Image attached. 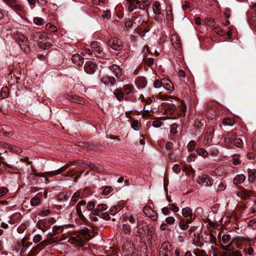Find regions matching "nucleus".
Listing matches in <instances>:
<instances>
[{
  "label": "nucleus",
  "mask_w": 256,
  "mask_h": 256,
  "mask_svg": "<svg viewBox=\"0 0 256 256\" xmlns=\"http://www.w3.org/2000/svg\"><path fill=\"white\" fill-rule=\"evenodd\" d=\"M92 238L91 232L88 228H84L79 230L78 234L76 236L71 237L68 242L74 246H82L86 242Z\"/></svg>",
  "instance_id": "nucleus-1"
},
{
  "label": "nucleus",
  "mask_w": 256,
  "mask_h": 256,
  "mask_svg": "<svg viewBox=\"0 0 256 256\" xmlns=\"http://www.w3.org/2000/svg\"><path fill=\"white\" fill-rule=\"evenodd\" d=\"M16 40L20 48L26 54L30 52V48L29 46V42L28 38L22 34H18L16 36Z\"/></svg>",
  "instance_id": "nucleus-2"
},
{
  "label": "nucleus",
  "mask_w": 256,
  "mask_h": 256,
  "mask_svg": "<svg viewBox=\"0 0 256 256\" xmlns=\"http://www.w3.org/2000/svg\"><path fill=\"white\" fill-rule=\"evenodd\" d=\"M20 16L24 13V7L16 0H2Z\"/></svg>",
  "instance_id": "nucleus-3"
},
{
  "label": "nucleus",
  "mask_w": 256,
  "mask_h": 256,
  "mask_svg": "<svg viewBox=\"0 0 256 256\" xmlns=\"http://www.w3.org/2000/svg\"><path fill=\"white\" fill-rule=\"evenodd\" d=\"M108 46L116 50H120L123 48L122 42L120 40L116 37H112L108 40Z\"/></svg>",
  "instance_id": "nucleus-4"
},
{
  "label": "nucleus",
  "mask_w": 256,
  "mask_h": 256,
  "mask_svg": "<svg viewBox=\"0 0 256 256\" xmlns=\"http://www.w3.org/2000/svg\"><path fill=\"white\" fill-rule=\"evenodd\" d=\"M233 238H232L229 234H224L222 238V248L224 250H231L232 245Z\"/></svg>",
  "instance_id": "nucleus-5"
},
{
  "label": "nucleus",
  "mask_w": 256,
  "mask_h": 256,
  "mask_svg": "<svg viewBox=\"0 0 256 256\" xmlns=\"http://www.w3.org/2000/svg\"><path fill=\"white\" fill-rule=\"evenodd\" d=\"M159 254L160 256H172L171 245L168 242L166 241L162 244Z\"/></svg>",
  "instance_id": "nucleus-6"
},
{
  "label": "nucleus",
  "mask_w": 256,
  "mask_h": 256,
  "mask_svg": "<svg viewBox=\"0 0 256 256\" xmlns=\"http://www.w3.org/2000/svg\"><path fill=\"white\" fill-rule=\"evenodd\" d=\"M28 36L30 40L38 42L39 40H45L46 39V34L42 32H34L32 31Z\"/></svg>",
  "instance_id": "nucleus-7"
},
{
  "label": "nucleus",
  "mask_w": 256,
  "mask_h": 256,
  "mask_svg": "<svg viewBox=\"0 0 256 256\" xmlns=\"http://www.w3.org/2000/svg\"><path fill=\"white\" fill-rule=\"evenodd\" d=\"M91 48L96 56L102 57L104 56L103 48L100 44L98 42H93L91 44Z\"/></svg>",
  "instance_id": "nucleus-8"
},
{
  "label": "nucleus",
  "mask_w": 256,
  "mask_h": 256,
  "mask_svg": "<svg viewBox=\"0 0 256 256\" xmlns=\"http://www.w3.org/2000/svg\"><path fill=\"white\" fill-rule=\"evenodd\" d=\"M144 213L148 217L150 218L154 221L158 220V216L157 212L152 210L150 206H146L143 208Z\"/></svg>",
  "instance_id": "nucleus-9"
},
{
  "label": "nucleus",
  "mask_w": 256,
  "mask_h": 256,
  "mask_svg": "<svg viewBox=\"0 0 256 256\" xmlns=\"http://www.w3.org/2000/svg\"><path fill=\"white\" fill-rule=\"evenodd\" d=\"M197 182L198 184H204L206 186H210L213 184V180L210 176L206 175H203L198 177Z\"/></svg>",
  "instance_id": "nucleus-10"
},
{
  "label": "nucleus",
  "mask_w": 256,
  "mask_h": 256,
  "mask_svg": "<svg viewBox=\"0 0 256 256\" xmlns=\"http://www.w3.org/2000/svg\"><path fill=\"white\" fill-rule=\"evenodd\" d=\"M97 68L96 64L92 61L87 62L84 66V70L89 74H93L96 70Z\"/></svg>",
  "instance_id": "nucleus-11"
},
{
  "label": "nucleus",
  "mask_w": 256,
  "mask_h": 256,
  "mask_svg": "<svg viewBox=\"0 0 256 256\" xmlns=\"http://www.w3.org/2000/svg\"><path fill=\"white\" fill-rule=\"evenodd\" d=\"M1 146L4 147V149L8 150L12 152L16 153V154H20L22 152L21 148L16 146L5 143L2 144Z\"/></svg>",
  "instance_id": "nucleus-12"
},
{
  "label": "nucleus",
  "mask_w": 256,
  "mask_h": 256,
  "mask_svg": "<svg viewBox=\"0 0 256 256\" xmlns=\"http://www.w3.org/2000/svg\"><path fill=\"white\" fill-rule=\"evenodd\" d=\"M236 195L242 200H247L250 199L251 196L252 195V192L245 188H243L241 190L237 192Z\"/></svg>",
  "instance_id": "nucleus-13"
},
{
  "label": "nucleus",
  "mask_w": 256,
  "mask_h": 256,
  "mask_svg": "<svg viewBox=\"0 0 256 256\" xmlns=\"http://www.w3.org/2000/svg\"><path fill=\"white\" fill-rule=\"evenodd\" d=\"M86 204V202L84 200H82L78 202L76 206V210L78 217L82 220H84L85 217L82 214V207H84Z\"/></svg>",
  "instance_id": "nucleus-14"
},
{
  "label": "nucleus",
  "mask_w": 256,
  "mask_h": 256,
  "mask_svg": "<svg viewBox=\"0 0 256 256\" xmlns=\"http://www.w3.org/2000/svg\"><path fill=\"white\" fill-rule=\"evenodd\" d=\"M42 198V192L38 193L30 200V204L32 206H36L40 205Z\"/></svg>",
  "instance_id": "nucleus-15"
},
{
  "label": "nucleus",
  "mask_w": 256,
  "mask_h": 256,
  "mask_svg": "<svg viewBox=\"0 0 256 256\" xmlns=\"http://www.w3.org/2000/svg\"><path fill=\"white\" fill-rule=\"evenodd\" d=\"M235 138V134L232 132H228L226 134L224 138V142L228 146H230L234 143Z\"/></svg>",
  "instance_id": "nucleus-16"
},
{
  "label": "nucleus",
  "mask_w": 256,
  "mask_h": 256,
  "mask_svg": "<svg viewBox=\"0 0 256 256\" xmlns=\"http://www.w3.org/2000/svg\"><path fill=\"white\" fill-rule=\"evenodd\" d=\"M146 24H147L146 22L142 20L140 26L136 30L141 36H144L145 33L149 30V28L145 26Z\"/></svg>",
  "instance_id": "nucleus-17"
},
{
  "label": "nucleus",
  "mask_w": 256,
  "mask_h": 256,
  "mask_svg": "<svg viewBox=\"0 0 256 256\" xmlns=\"http://www.w3.org/2000/svg\"><path fill=\"white\" fill-rule=\"evenodd\" d=\"M102 82L104 84L106 85H108V86H114L116 81L115 79L112 77H110L108 76H104L102 78Z\"/></svg>",
  "instance_id": "nucleus-18"
},
{
  "label": "nucleus",
  "mask_w": 256,
  "mask_h": 256,
  "mask_svg": "<svg viewBox=\"0 0 256 256\" xmlns=\"http://www.w3.org/2000/svg\"><path fill=\"white\" fill-rule=\"evenodd\" d=\"M171 41L174 46L176 49H179L182 46V43L180 38L176 34H172L171 36Z\"/></svg>",
  "instance_id": "nucleus-19"
},
{
  "label": "nucleus",
  "mask_w": 256,
  "mask_h": 256,
  "mask_svg": "<svg viewBox=\"0 0 256 256\" xmlns=\"http://www.w3.org/2000/svg\"><path fill=\"white\" fill-rule=\"evenodd\" d=\"M162 86L167 90L172 91L174 90L172 82L168 78L162 79Z\"/></svg>",
  "instance_id": "nucleus-20"
},
{
  "label": "nucleus",
  "mask_w": 256,
  "mask_h": 256,
  "mask_svg": "<svg viewBox=\"0 0 256 256\" xmlns=\"http://www.w3.org/2000/svg\"><path fill=\"white\" fill-rule=\"evenodd\" d=\"M56 236V235L55 234H52L50 233L48 235L47 239L42 241L40 243V244L44 246L51 243L54 242L55 241L54 240V238H55Z\"/></svg>",
  "instance_id": "nucleus-21"
},
{
  "label": "nucleus",
  "mask_w": 256,
  "mask_h": 256,
  "mask_svg": "<svg viewBox=\"0 0 256 256\" xmlns=\"http://www.w3.org/2000/svg\"><path fill=\"white\" fill-rule=\"evenodd\" d=\"M72 60L74 64L78 66H80L84 64V58L78 54H74Z\"/></svg>",
  "instance_id": "nucleus-22"
},
{
  "label": "nucleus",
  "mask_w": 256,
  "mask_h": 256,
  "mask_svg": "<svg viewBox=\"0 0 256 256\" xmlns=\"http://www.w3.org/2000/svg\"><path fill=\"white\" fill-rule=\"evenodd\" d=\"M128 9L130 11H133L138 8L140 1L138 0H128Z\"/></svg>",
  "instance_id": "nucleus-23"
},
{
  "label": "nucleus",
  "mask_w": 256,
  "mask_h": 256,
  "mask_svg": "<svg viewBox=\"0 0 256 256\" xmlns=\"http://www.w3.org/2000/svg\"><path fill=\"white\" fill-rule=\"evenodd\" d=\"M123 250L125 252L126 254L128 256L131 255L134 252V247L131 244L128 243L124 245Z\"/></svg>",
  "instance_id": "nucleus-24"
},
{
  "label": "nucleus",
  "mask_w": 256,
  "mask_h": 256,
  "mask_svg": "<svg viewBox=\"0 0 256 256\" xmlns=\"http://www.w3.org/2000/svg\"><path fill=\"white\" fill-rule=\"evenodd\" d=\"M108 206L104 204H99L97 206L96 208L94 210V214L100 216L101 212L108 208Z\"/></svg>",
  "instance_id": "nucleus-25"
},
{
  "label": "nucleus",
  "mask_w": 256,
  "mask_h": 256,
  "mask_svg": "<svg viewBox=\"0 0 256 256\" xmlns=\"http://www.w3.org/2000/svg\"><path fill=\"white\" fill-rule=\"evenodd\" d=\"M248 180L250 182L256 183V170H250L248 171Z\"/></svg>",
  "instance_id": "nucleus-26"
},
{
  "label": "nucleus",
  "mask_w": 256,
  "mask_h": 256,
  "mask_svg": "<svg viewBox=\"0 0 256 256\" xmlns=\"http://www.w3.org/2000/svg\"><path fill=\"white\" fill-rule=\"evenodd\" d=\"M246 177L242 174H237L233 180L234 184H238L242 183L246 180Z\"/></svg>",
  "instance_id": "nucleus-27"
},
{
  "label": "nucleus",
  "mask_w": 256,
  "mask_h": 256,
  "mask_svg": "<svg viewBox=\"0 0 256 256\" xmlns=\"http://www.w3.org/2000/svg\"><path fill=\"white\" fill-rule=\"evenodd\" d=\"M58 200L60 201H66L70 196V194L68 192H60L58 194Z\"/></svg>",
  "instance_id": "nucleus-28"
},
{
  "label": "nucleus",
  "mask_w": 256,
  "mask_h": 256,
  "mask_svg": "<svg viewBox=\"0 0 256 256\" xmlns=\"http://www.w3.org/2000/svg\"><path fill=\"white\" fill-rule=\"evenodd\" d=\"M242 239L243 238L240 237H234L231 249H233L235 246L238 248H240L242 245Z\"/></svg>",
  "instance_id": "nucleus-29"
},
{
  "label": "nucleus",
  "mask_w": 256,
  "mask_h": 256,
  "mask_svg": "<svg viewBox=\"0 0 256 256\" xmlns=\"http://www.w3.org/2000/svg\"><path fill=\"white\" fill-rule=\"evenodd\" d=\"M114 94L118 100L120 101L122 100L124 96V94L122 90L116 89L114 92Z\"/></svg>",
  "instance_id": "nucleus-30"
},
{
  "label": "nucleus",
  "mask_w": 256,
  "mask_h": 256,
  "mask_svg": "<svg viewBox=\"0 0 256 256\" xmlns=\"http://www.w3.org/2000/svg\"><path fill=\"white\" fill-rule=\"evenodd\" d=\"M69 100L70 101L76 102L80 104H83L84 102V100L83 98L78 96H69Z\"/></svg>",
  "instance_id": "nucleus-31"
},
{
  "label": "nucleus",
  "mask_w": 256,
  "mask_h": 256,
  "mask_svg": "<svg viewBox=\"0 0 256 256\" xmlns=\"http://www.w3.org/2000/svg\"><path fill=\"white\" fill-rule=\"evenodd\" d=\"M182 216L188 218H190L192 217V210L188 207L184 208L182 210Z\"/></svg>",
  "instance_id": "nucleus-32"
},
{
  "label": "nucleus",
  "mask_w": 256,
  "mask_h": 256,
  "mask_svg": "<svg viewBox=\"0 0 256 256\" xmlns=\"http://www.w3.org/2000/svg\"><path fill=\"white\" fill-rule=\"evenodd\" d=\"M28 238L24 237L22 238V240L21 241L18 242V246H20H20H25L26 248H28L32 244V242L28 241Z\"/></svg>",
  "instance_id": "nucleus-33"
},
{
  "label": "nucleus",
  "mask_w": 256,
  "mask_h": 256,
  "mask_svg": "<svg viewBox=\"0 0 256 256\" xmlns=\"http://www.w3.org/2000/svg\"><path fill=\"white\" fill-rule=\"evenodd\" d=\"M196 153L198 156H202L204 158H206L208 156V152L202 148L197 149Z\"/></svg>",
  "instance_id": "nucleus-34"
},
{
  "label": "nucleus",
  "mask_w": 256,
  "mask_h": 256,
  "mask_svg": "<svg viewBox=\"0 0 256 256\" xmlns=\"http://www.w3.org/2000/svg\"><path fill=\"white\" fill-rule=\"evenodd\" d=\"M160 4L158 2H154L153 6H152V8L153 11L154 13L156 14H160Z\"/></svg>",
  "instance_id": "nucleus-35"
},
{
  "label": "nucleus",
  "mask_w": 256,
  "mask_h": 256,
  "mask_svg": "<svg viewBox=\"0 0 256 256\" xmlns=\"http://www.w3.org/2000/svg\"><path fill=\"white\" fill-rule=\"evenodd\" d=\"M84 164V166L86 168H90L91 170H98V166H96L94 164L90 162L88 163V162H84L82 163Z\"/></svg>",
  "instance_id": "nucleus-36"
},
{
  "label": "nucleus",
  "mask_w": 256,
  "mask_h": 256,
  "mask_svg": "<svg viewBox=\"0 0 256 256\" xmlns=\"http://www.w3.org/2000/svg\"><path fill=\"white\" fill-rule=\"evenodd\" d=\"M131 126L135 130H138L141 126V124L138 120H134L132 122Z\"/></svg>",
  "instance_id": "nucleus-37"
},
{
  "label": "nucleus",
  "mask_w": 256,
  "mask_h": 256,
  "mask_svg": "<svg viewBox=\"0 0 256 256\" xmlns=\"http://www.w3.org/2000/svg\"><path fill=\"white\" fill-rule=\"evenodd\" d=\"M33 22L34 24L37 26H42L45 24L44 20L40 17L34 18L33 20Z\"/></svg>",
  "instance_id": "nucleus-38"
},
{
  "label": "nucleus",
  "mask_w": 256,
  "mask_h": 256,
  "mask_svg": "<svg viewBox=\"0 0 256 256\" xmlns=\"http://www.w3.org/2000/svg\"><path fill=\"white\" fill-rule=\"evenodd\" d=\"M233 144L238 148H241L243 146V142L242 140L238 138L235 134V138Z\"/></svg>",
  "instance_id": "nucleus-39"
},
{
  "label": "nucleus",
  "mask_w": 256,
  "mask_h": 256,
  "mask_svg": "<svg viewBox=\"0 0 256 256\" xmlns=\"http://www.w3.org/2000/svg\"><path fill=\"white\" fill-rule=\"evenodd\" d=\"M134 88L132 84H126L123 86V90L126 94H130Z\"/></svg>",
  "instance_id": "nucleus-40"
},
{
  "label": "nucleus",
  "mask_w": 256,
  "mask_h": 256,
  "mask_svg": "<svg viewBox=\"0 0 256 256\" xmlns=\"http://www.w3.org/2000/svg\"><path fill=\"white\" fill-rule=\"evenodd\" d=\"M222 122L224 126H232L234 124V120L230 118H226L224 119Z\"/></svg>",
  "instance_id": "nucleus-41"
},
{
  "label": "nucleus",
  "mask_w": 256,
  "mask_h": 256,
  "mask_svg": "<svg viewBox=\"0 0 256 256\" xmlns=\"http://www.w3.org/2000/svg\"><path fill=\"white\" fill-rule=\"evenodd\" d=\"M39 48L44 50H47L51 46V44L49 42L44 43L42 42H40L38 44Z\"/></svg>",
  "instance_id": "nucleus-42"
},
{
  "label": "nucleus",
  "mask_w": 256,
  "mask_h": 256,
  "mask_svg": "<svg viewBox=\"0 0 256 256\" xmlns=\"http://www.w3.org/2000/svg\"><path fill=\"white\" fill-rule=\"evenodd\" d=\"M179 226L182 230H186L189 227L188 225L187 224V223L184 220H180Z\"/></svg>",
  "instance_id": "nucleus-43"
},
{
  "label": "nucleus",
  "mask_w": 256,
  "mask_h": 256,
  "mask_svg": "<svg viewBox=\"0 0 256 256\" xmlns=\"http://www.w3.org/2000/svg\"><path fill=\"white\" fill-rule=\"evenodd\" d=\"M196 145V142L194 140H191L188 144L187 148L189 152H192L194 150Z\"/></svg>",
  "instance_id": "nucleus-44"
},
{
  "label": "nucleus",
  "mask_w": 256,
  "mask_h": 256,
  "mask_svg": "<svg viewBox=\"0 0 256 256\" xmlns=\"http://www.w3.org/2000/svg\"><path fill=\"white\" fill-rule=\"evenodd\" d=\"M122 230L125 234H130L131 230L130 226L128 224H124L122 226Z\"/></svg>",
  "instance_id": "nucleus-45"
},
{
  "label": "nucleus",
  "mask_w": 256,
  "mask_h": 256,
  "mask_svg": "<svg viewBox=\"0 0 256 256\" xmlns=\"http://www.w3.org/2000/svg\"><path fill=\"white\" fill-rule=\"evenodd\" d=\"M205 24L209 26H214L215 24V22L214 19L212 18H206L204 20Z\"/></svg>",
  "instance_id": "nucleus-46"
},
{
  "label": "nucleus",
  "mask_w": 256,
  "mask_h": 256,
  "mask_svg": "<svg viewBox=\"0 0 256 256\" xmlns=\"http://www.w3.org/2000/svg\"><path fill=\"white\" fill-rule=\"evenodd\" d=\"M95 206V202L93 201H90L88 203L86 208L88 210H93L92 212H94V210L96 208H94Z\"/></svg>",
  "instance_id": "nucleus-47"
},
{
  "label": "nucleus",
  "mask_w": 256,
  "mask_h": 256,
  "mask_svg": "<svg viewBox=\"0 0 256 256\" xmlns=\"http://www.w3.org/2000/svg\"><path fill=\"white\" fill-rule=\"evenodd\" d=\"M46 29L50 30L52 32H56L57 31V28L56 26L51 24H48L46 25Z\"/></svg>",
  "instance_id": "nucleus-48"
},
{
  "label": "nucleus",
  "mask_w": 256,
  "mask_h": 256,
  "mask_svg": "<svg viewBox=\"0 0 256 256\" xmlns=\"http://www.w3.org/2000/svg\"><path fill=\"white\" fill-rule=\"evenodd\" d=\"M194 253L196 256H207L206 252L204 250H194Z\"/></svg>",
  "instance_id": "nucleus-49"
},
{
  "label": "nucleus",
  "mask_w": 256,
  "mask_h": 256,
  "mask_svg": "<svg viewBox=\"0 0 256 256\" xmlns=\"http://www.w3.org/2000/svg\"><path fill=\"white\" fill-rule=\"evenodd\" d=\"M80 192H76L72 197L71 200L74 202H76L78 198H80Z\"/></svg>",
  "instance_id": "nucleus-50"
},
{
  "label": "nucleus",
  "mask_w": 256,
  "mask_h": 256,
  "mask_svg": "<svg viewBox=\"0 0 256 256\" xmlns=\"http://www.w3.org/2000/svg\"><path fill=\"white\" fill-rule=\"evenodd\" d=\"M114 70H115L114 72V73L115 76L117 78L120 77L122 74V70L120 69L119 66H114Z\"/></svg>",
  "instance_id": "nucleus-51"
},
{
  "label": "nucleus",
  "mask_w": 256,
  "mask_h": 256,
  "mask_svg": "<svg viewBox=\"0 0 256 256\" xmlns=\"http://www.w3.org/2000/svg\"><path fill=\"white\" fill-rule=\"evenodd\" d=\"M144 232V228L142 226H140V225L138 224L136 226V236H140V234H142Z\"/></svg>",
  "instance_id": "nucleus-52"
},
{
  "label": "nucleus",
  "mask_w": 256,
  "mask_h": 256,
  "mask_svg": "<svg viewBox=\"0 0 256 256\" xmlns=\"http://www.w3.org/2000/svg\"><path fill=\"white\" fill-rule=\"evenodd\" d=\"M66 166H67L66 165L64 166H62L54 172H50V174L51 175L58 174L62 172L65 170L66 167Z\"/></svg>",
  "instance_id": "nucleus-53"
},
{
  "label": "nucleus",
  "mask_w": 256,
  "mask_h": 256,
  "mask_svg": "<svg viewBox=\"0 0 256 256\" xmlns=\"http://www.w3.org/2000/svg\"><path fill=\"white\" fill-rule=\"evenodd\" d=\"M8 190L5 187H1L0 188V198L6 196L8 192Z\"/></svg>",
  "instance_id": "nucleus-54"
},
{
  "label": "nucleus",
  "mask_w": 256,
  "mask_h": 256,
  "mask_svg": "<svg viewBox=\"0 0 256 256\" xmlns=\"http://www.w3.org/2000/svg\"><path fill=\"white\" fill-rule=\"evenodd\" d=\"M214 32L220 36H224L225 34L224 32L219 27H215L214 28Z\"/></svg>",
  "instance_id": "nucleus-55"
},
{
  "label": "nucleus",
  "mask_w": 256,
  "mask_h": 256,
  "mask_svg": "<svg viewBox=\"0 0 256 256\" xmlns=\"http://www.w3.org/2000/svg\"><path fill=\"white\" fill-rule=\"evenodd\" d=\"M176 110L178 109L181 113H184L186 110V106L185 104L181 102L180 104L178 106V108H176Z\"/></svg>",
  "instance_id": "nucleus-56"
},
{
  "label": "nucleus",
  "mask_w": 256,
  "mask_h": 256,
  "mask_svg": "<svg viewBox=\"0 0 256 256\" xmlns=\"http://www.w3.org/2000/svg\"><path fill=\"white\" fill-rule=\"evenodd\" d=\"M126 220L130 222V223L132 224H135L137 222V218L134 216L133 215L130 216L127 218Z\"/></svg>",
  "instance_id": "nucleus-57"
},
{
  "label": "nucleus",
  "mask_w": 256,
  "mask_h": 256,
  "mask_svg": "<svg viewBox=\"0 0 256 256\" xmlns=\"http://www.w3.org/2000/svg\"><path fill=\"white\" fill-rule=\"evenodd\" d=\"M42 239V236L40 234H36L33 238V242L34 243L36 244L40 242Z\"/></svg>",
  "instance_id": "nucleus-58"
},
{
  "label": "nucleus",
  "mask_w": 256,
  "mask_h": 256,
  "mask_svg": "<svg viewBox=\"0 0 256 256\" xmlns=\"http://www.w3.org/2000/svg\"><path fill=\"white\" fill-rule=\"evenodd\" d=\"M162 80H157L154 82V87L156 88H158L162 86Z\"/></svg>",
  "instance_id": "nucleus-59"
},
{
  "label": "nucleus",
  "mask_w": 256,
  "mask_h": 256,
  "mask_svg": "<svg viewBox=\"0 0 256 256\" xmlns=\"http://www.w3.org/2000/svg\"><path fill=\"white\" fill-rule=\"evenodd\" d=\"M154 59L152 58H147L144 62L145 64L148 66H152L154 64Z\"/></svg>",
  "instance_id": "nucleus-60"
},
{
  "label": "nucleus",
  "mask_w": 256,
  "mask_h": 256,
  "mask_svg": "<svg viewBox=\"0 0 256 256\" xmlns=\"http://www.w3.org/2000/svg\"><path fill=\"white\" fill-rule=\"evenodd\" d=\"M166 222L168 224H173L175 222V219L172 216H168L166 218Z\"/></svg>",
  "instance_id": "nucleus-61"
},
{
  "label": "nucleus",
  "mask_w": 256,
  "mask_h": 256,
  "mask_svg": "<svg viewBox=\"0 0 256 256\" xmlns=\"http://www.w3.org/2000/svg\"><path fill=\"white\" fill-rule=\"evenodd\" d=\"M112 188L110 186H106L102 191V194L104 195H108L112 192Z\"/></svg>",
  "instance_id": "nucleus-62"
},
{
  "label": "nucleus",
  "mask_w": 256,
  "mask_h": 256,
  "mask_svg": "<svg viewBox=\"0 0 256 256\" xmlns=\"http://www.w3.org/2000/svg\"><path fill=\"white\" fill-rule=\"evenodd\" d=\"M176 110V107L172 106V107L166 110V112L168 114H172Z\"/></svg>",
  "instance_id": "nucleus-63"
},
{
  "label": "nucleus",
  "mask_w": 256,
  "mask_h": 256,
  "mask_svg": "<svg viewBox=\"0 0 256 256\" xmlns=\"http://www.w3.org/2000/svg\"><path fill=\"white\" fill-rule=\"evenodd\" d=\"M228 255L230 256H242L240 252L238 251L230 250L228 252Z\"/></svg>",
  "instance_id": "nucleus-64"
}]
</instances>
